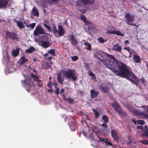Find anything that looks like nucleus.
Segmentation results:
<instances>
[{
    "label": "nucleus",
    "instance_id": "obj_1",
    "mask_svg": "<svg viewBox=\"0 0 148 148\" xmlns=\"http://www.w3.org/2000/svg\"><path fill=\"white\" fill-rule=\"evenodd\" d=\"M100 56L103 59L98 57L97 58L100 60L107 68L116 74L120 69L123 63L119 61H117L112 55L104 52H101L97 54V56Z\"/></svg>",
    "mask_w": 148,
    "mask_h": 148
},
{
    "label": "nucleus",
    "instance_id": "obj_2",
    "mask_svg": "<svg viewBox=\"0 0 148 148\" xmlns=\"http://www.w3.org/2000/svg\"><path fill=\"white\" fill-rule=\"evenodd\" d=\"M116 74L123 78H125L136 84L137 86L139 85V81L140 79H138L130 68L127 65L123 64Z\"/></svg>",
    "mask_w": 148,
    "mask_h": 148
},
{
    "label": "nucleus",
    "instance_id": "obj_3",
    "mask_svg": "<svg viewBox=\"0 0 148 148\" xmlns=\"http://www.w3.org/2000/svg\"><path fill=\"white\" fill-rule=\"evenodd\" d=\"M75 70L69 69L66 71H63L62 73L64 77L67 79L71 78L72 80L75 81L77 79V77L75 76V74L74 73Z\"/></svg>",
    "mask_w": 148,
    "mask_h": 148
},
{
    "label": "nucleus",
    "instance_id": "obj_4",
    "mask_svg": "<svg viewBox=\"0 0 148 148\" xmlns=\"http://www.w3.org/2000/svg\"><path fill=\"white\" fill-rule=\"evenodd\" d=\"M128 109L131 112L133 113L134 115H137L143 119H148V114L143 111H140L132 108H129Z\"/></svg>",
    "mask_w": 148,
    "mask_h": 148
},
{
    "label": "nucleus",
    "instance_id": "obj_5",
    "mask_svg": "<svg viewBox=\"0 0 148 148\" xmlns=\"http://www.w3.org/2000/svg\"><path fill=\"white\" fill-rule=\"evenodd\" d=\"M94 2V0H77L76 5L83 6L84 5H91Z\"/></svg>",
    "mask_w": 148,
    "mask_h": 148
},
{
    "label": "nucleus",
    "instance_id": "obj_6",
    "mask_svg": "<svg viewBox=\"0 0 148 148\" xmlns=\"http://www.w3.org/2000/svg\"><path fill=\"white\" fill-rule=\"evenodd\" d=\"M5 36L7 39L10 38L15 40L18 38L16 33L14 32H10L9 31H7Z\"/></svg>",
    "mask_w": 148,
    "mask_h": 148
},
{
    "label": "nucleus",
    "instance_id": "obj_7",
    "mask_svg": "<svg viewBox=\"0 0 148 148\" xmlns=\"http://www.w3.org/2000/svg\"><path fill=\"white\" fill-rule=\"evenodd\" d=\"M118 130L116 129H113L111 128L110 133L112 137L114 140L116 142L118 143L119 141V137L117 135Z\"/></svg>",
    "mask_w": 148,
    "mask_h": 148
},
{
    "label": "nucleus",
    "instance_id": "obj_8",
    "mask_svg": "<svg viewBox=\"0 0 148 148\" xmlns=\"http://www.w3.org/2000/svg\"><path fill=\"white\" fill-rule=\"evenodd\" d=\"M34 35L37 36L39 34H45V32L43 28L40 25H37L34 32Z\"/></svg>",
    "mask_w": 148,
    "mask_h": 148
},
{
    "label": "nucleus",
    "instance_id": "obj_9",
    "mask_svg": "<svg viewBox=\"0 0 148 148\" xmlns=\"http://www.w3.org/2000/svg\"><path fill=\"white\" fill-rule=\"evenodd\" d=\"M126 19L125 22H127L133 21L134 20V15H131L130 13H127L125 16Z\"/></svg>",
    "mask_w": 148,
    "mask_h": 148
},
{
    "label": "nucleus",
    "instance_id": "obj_10",
    "mask_svg": "<svg viewBox=\"0 0 148 148\" xmlns=\"http://www.w3.org/2000/svg\"><path fill=\"white\" fill-rule=\"evenodd\" d=\"M68 38L69 41L71 42V45L73 46H75L77 44V41L75 39L74 36L73 35L69 36Z\"/></svg>",
    "mask_w": 148,
    "mask_h": 148
},
{
    "label": "nucleus",
    "instance_id": "obj_11",
    "mask_svg": "<svg viewBox=\"0 0 148 148\" xmlns=\"http://www.w3.org/2000/svg\"><path fill=\"white\" fill-rule=\"evenodd\" d=\"M142 130V133L141 134V136L142 137H145L148 138V127L146 126H145V127Z\"/></svg>",
    "mask_w": 148,
    "mask_h": 148
},
{
    "label": "nucleus",
    "instance_id": "obj_12",
    "mask_svg": "<svg viewBox=\"0 0 148 148\" xmlns=\"http://www.w3.org/2000/svg\"><path fill=\"white\" fill-rule=\"evenodd\" d=\"M122 49V47L120 46L118 44L114 45L112 49V51H116L119 53L121 52Z\"/></svg>",
    "mask_w": 148,
    "mask_h": 148
},
{
    "label": "nucleus",
    "instance_id": "obj_13",
    "mask_svg": "<svg viewBox=\"0 0 148 148\" xmlns=\"http://www.w3.org/2000/svg\"><path fill=\"white\" fill-rule=\"evenodd\" d=\"M40 45L45 48L49 47L51 45L50 42L48 41L40 40Z\"/></svg>",
    "mask_w": 148,
    "mask_h": 148
},
{
    "label": "nucleus",
    "instance_id": "obj_14",
    "mask_svg": "<svg viewBox=\"0 0 148 148\" xmlns=\"http://www.w3.org/2000/svg\"><path fill=\"white\" fill-rule=\"evenodd\" d=\"M106 33L109 34H115L116 35H117L118 36H123V34L121 33L120 32L115 30H111V31H107L106 32Z\"/></svg>",
    "mask_w": 148,
    "mask_h": 148
},
{
    "label": "nucleus",
    "instance_id": "obj_15",
    "mask_svg": "<svg viewBox=\"0 0 148 148\" xmlns=\"http://www.w3.org/2000/svg\"><path fill=\"white\" fill-rule=\"evenodd\" d=\"M112 105L115 110L116 112L121 109L119 104L116 102L112 103Z\"/></svg>",
    "mask_w": 148,
    "mask_h": 148
},
{
    "label": "nucleus",
    "instance_id": "obj_16",
    "mask_svg": "<svg viewBox=\"0 0 148 148\" xmlns=\"http://www.w3.org/2000/svg\"><path fill=\"white\" fill-rule=\"evenodd\" d=\"M99 92L95 91L92 89L90 91V96L92 98H95L97 97Z\"/></svg>",
    "mask_w": 148,
    "mask_h": 148
},
{
    "label": "nucleus",
    "instance_id": "obj_17",
    "mask_svg": "<svg viewBox=\"0 0 148 148\" xmlns=\"http://www.w3.org/2000/svg\"><path fill=\"white\" fill-rule=\"evenodd\" d=\"M58 30L57 33L60 36L62 35L64 33V31L62 25H59L58 26Z\"/></svg>",
    "mask_w": 148,
    "mask_h": 148
},
{
    "label": "nucleus",
    "instance_id": "obj_18",
    "mask_svg": "<svg viewBox=\"0 0 148 148\" xmlns=\"http://www.w3.org/2000/svg\"><path fill=\"white\" fill-rule=\"evenodd\" d=\"M7 4V0H0V8L5 7Z\"/></svg>",
    "mask_w": 148,
    "mask_h": 148
},
{
    "label": "nucleus",
    "instance_id": "obj_19",
    "mask_svg": "<svg viewBox=\"0 0 148 148\" xmlns=\"http://www.w3.org/2000/svg\"><path fill=\"white\" fill-rule=\"evenodd\" d=\"M15 22L17 23V25L19 28L22 29L25 28V26L23 25L22 22L17 20H15Z\"/></svg>",
    "mask_w": 148,
    "mask_h": 148
},
{
    "label": "nucleus",
    "instance_id": "obj_20",
    "mask_svg": "<svg viewBox=\"0 0 148 148\" xmlns=\"http://www.w3.org/2000/svg\"><path fill=\"white\" fill-rule=\"evenodd\" d=\"M133 59L134 61L137 63L140 62V58L138 55H134L133 56Z\"/></svg>",
    "mask_w": 148,
    "mask_h": 148
},
{
    "label": "nucleus",
    "instance_id": "obj_21",
    "mask_svg": "<svg viewBox=\"0 0 148 148\" xmlns=\"http://www.w3.org/2000/svg\"><path fill=\"white\" fill-rule=\"evenodd\" d=\"M20 60V65L23 64L25 62L28 61V60L25 58L24 56L21 58Z\"/></svg>",
    "mask_w": 148,
    "mask_h": 148
},
{
    "label": "nucleus",
    "instance_id": "obj_22",
    "mask_svg": "<svg viewBox=\"0 0 148 148\" xmlns=\"http://www.w3.org/2000/svg\"><path fill=\"white\" fill-rule=\"evenodd\" d=\"M35 50V49L34 47L31 46L29 49H26L25 52L27 53H32Z\"/></svg>",
    "mask_w": 148,
    "mask_h": 148
},
{
    "label": "nucleus",
    "instance_id": "obj_23",
    "mask_svg": "<svg viewBox=\"0 0 148 148\" xmlns=\"http://www.w3.org/2000/svg\"><path fill=\"white\" fill-rule=\"evenodd\" d=\"M57 80L60 84H62L63 83V80L61 78V74L60 73L57 74Z\"/></svg>",
    "mask_w": 148,
    "mask_h": 148
},
{
    "label": "nucleus",
    "instance_id": "obj_24",
    "mask_svg": "<svg viewBox=\"0 0 148 148\" xmlns=\"http://www.w3.org/2000/svg\"><path fill=\"white\" fill-rule=\"evenodd\" d=\"M32 12L34 16H39V13L38 12L34 7L32 8Z\"/></svg>",
    "mask_w": 148,
    "mask_h": 148
},
{
    "label": "nucleus",
    "instance_id": "obj_25",
    "mask_svg": "<svg viewBox=\"0 0 148 148\" xmlns=\"http://www.w3.org/2000/svg\"><path fill=\"white\" fill-rule=\"evenodd\" d=\"M30 76L35 81L37 82H41V80L39 79L38 77L36 75L33 73H32L31 74Z\"/></svg>",
    "mask_w": 148,
    "mask_h": 148
},
{
    "label": "nucleus",
    "instance_id": "obj_26",
    "mask_svg": "<svg viewBox=\"0 0 148 148\" xmlns=\"http://www.w3.org/2000/svg\"><path fill=\"white\" fill-rule=\"evenodd\" d=\"M121 116H125L127 115L125 112H123L121 108L117 112Z\"/></svg>",
    "mask_w": 148,
    "mask_h": 148
},
{
    "label": "nucleus",
    "instance_id": "obj_27",
    "mask_svg": "<svg viewBox=\"0 0 148 148\" xmlns=\"http://www.w3.org/2000/svg\"><path fill=\"white\" fill-rule=\"evenodd\" d=\"M19 53V51L18 50H13L12 51V55L14 57H16Z\"/></svg>",
    "mask_w": 148,
    "mask_h": 148
},
{
    "label": "nucleus",
    "instance_id": "obj_28",
    "mask_svg": "<svg viewBox=\"0 0 148 148\" xmlns=\"http://www.w3.org/2000/svg\"><path fill=\"white\" fill-rule=\"evenodd\" d=\"M102 119L104 121L105 123H107L108 122V116L106 115H103L102 116Z\"/></svg>",
    "mask_w": 148,
    "mask_h": 148
},
{
    "label": "nucleus",
    "instance_id": "obj_29",
    "mask_svg": "<svg viewBox=\"0 0 148 148\" xmlns=\"http://www.w3.org/2000/svg\"><path fill=\"white\" fill-rule=\"evenodd\" d=\"M139 142L145 145H148V140L145 139L139 140Z\"/></svg>",
    "mask_w": 148,
    "mask_h": 148
},
{
    "label": "nucleus",
    "instance_id": "obj_30",
    "mask_svg": "<svg viewBox=\"0 0 148 148\" xmlns=\"http://www.w3.org/2000/svg\"><path fill=\"white\" fill-rule=\"evenodd\" d=\"M53 34L54 35H55V36L56 37H57L56 35V34L57 33L58 30L56 28V27L54 25V24L53 25Z\"/></svg>",
    "mask_w": 148,
    "mask_h": 148
},
{
    "label": "nucleus",
    "instance_id": "obj_31",
    "mask_svg": "<svg viewBox=\"0 0 148 148\" xmlns=\"http://www.w3.org/2000/svg\"><path fill=\"white\" fill-rule=\"evenodd\" d=\"M101 88L102 91L103 92H106L108 90L107 87L106 86H101Z\"/></svg>",
    "mask_w": 148,
    "mask_h": 148
},
{
    "label": "nucleus",
    "instance_id": "obj_32",
    "mask_svg": "<svg viewBox=\"0 0 148 148\" xmlns=\"http://www.w3.org/2000/svg\"><path fill=\"white\" fill-rule=\"evenodd\" d=\"M36 25L35 23H33L30 24H26V26L27 27H30L31 29H33L35 27Z\"/></svg>",
    "mask_w": 148,
    "mask_h": 148
},
{
    "label": "nucleus",
    "instance_id": "obj_33",
    "mask_svg": "<svg viewBox=\"0 0 148 148\" xmlns=\"http://www.w3.org/2000/svg\"><path fill=\"white\" fill-rule=\"evenodd\" d=\"M97 40L100 43H104L106 41V40H104L101 37H100L98 38Z\"/></svg>",
    "mask_w": 148,
    "mask_h": 148
},
{
    "label": "nucleus",
    "instance_id": "obj_34",
    "mask_svg": "<svg viewBox=\"0 0 148 148\" xmlns=\"http://www.w3.org/2000/svg\"><path fill=\"white\" fill-rule=\"evenodd\" d=\"M84 45H87L88 48H87L86 49L87 50H91V45L88 42H86L84 43Z\"/></svg>",
    "mask_w": 148,
    "mask_h": 148
},
{
    "label": "nucleus",
    "instance_id": "obj_35",
    "mask_svg": "<svg viewBox=\"0 0 148 148\" xmlns=\"http://www.w3.org/2000/svg\"><path fill=\"white\" fill-rule=\"evenodd\" d=\"M66 101H67L71 104H73L74 102V100L73 99L70 98L69 97L67 98Z\"/></svg>",
    "mask_w": 148,
    "mask_h": 148
},
{
    "label": "nucleus",
    "instance_id": "obj_36",
    "mask_svg": "<svg viewBox=\"0 0 148 148\" xmlns=\"http://www.w3.org/2000/svg\"><path fill=\"white\" fill-rule=\"evenodd\" d=\"M48 53L51 54L54 56L55 55V50L54 49H51L48 51Z\"/></svg>",
    "mask_w": 148,
    "mask_h": 148
},
{
    "label": "nucleus",
    "instance_id": "obj_37",
    "mask_svg": "<svg viewBox=\"0 0 148 148\" xmlns=\"http://www.w3.org/2000/svg\"><path fill=\"white\" fill-rule=\"evenodd\" d=\"M71 129H73L75 130L77 128V123L75 121L74 122L73 124H72L71 127Z\"/></svg>",
    "mask_w": 148,
    "mask_h": 148
},
{
    "label": "nucleus",
    "instance_id": "obj_38",
    "mask_svg": "<svg viewBox=\"0 0 148 148\" xmlns=\"http://www.w3.org/2000/svg\"><path fill=\"white\" fill-rule=\"evenodd\" d=\"M89 76H91V77L92 79H96V77L95 75L92 71H90V72L89 73Z\"/></svg>",
    "mask_w": 148,
    "mask_h": 148
},
{
    "label": "nucleus",
    "instance_id": "obj_39",
    "mask_svg": "<svg viewBox=\"0 0 148 148\" xmlns=\"http://www.w3.org/2000/svg\"><path fill=\"white\" fill-rule=\"evenodd\" d=\"M80 18L81 20L83 22L87 20V19L86 17L84 15L82 14L80 15Z\"/></svg>",
    "mask_w": 148,
    "mask_h": 148
},
{
    "label": "nucleus",
    "instance_id": "obj_40",
    "mask_svg": "<svg viewBox=\"0 0 148 148\" xmlns=\"http://www.w3.org/2000/svg\"><path fill=\"white\" fill-rule=\"evenodd\" d=\"M92 111L94 112L95 118H97L99 116V112L96 110L95 109H93Z\"/></svg>",
    "mask_w": 148,
    "mask_h": 148
},
{
    "label": "nucleus",
    "instance_id": "obj_41",
    "mask_svg": "<svg viewBox=\"0 0 148 148\" xmlns=\"http://www.w3.org/2000/svg\"><path fill=\"white\" fill-rule=\"evenodd\" d=\"M44 26L46 27L47 29L48 30L49 32H51L52 30V29L49 26L47 25L46 24L44 23Z\"/></svg>",
    "mask_w": 148,
    "mask_h": 148
},
{
    "label": "nucleus",
    "instance_id": "obj_42",
    "mask_svg": "<svg viewBox=\"0 0 148 148\" xmlns=\"http://www.w3.org/2000/svg\"><path fill=\"white\" fill-rule=\"evenodd\" d=\"M54 88H56L55 90V93L56 95H58L59 94V88L57 87H55Z\"/></svg>",
    "mask_w": 148,
    "mask_h": 148
},
{
    "label": "nucleus",
    "instance_id": "obj_43",
    "mask_svg": "<svg viewBox=\"0 0 148 148\" xmlns=\"http://www.w3.org/2000/svg\"><path fill=\"white\" fill-rule=\"evenodd\" d=\"M137 123L139 125H143L145 124V121L143 120H138L137 121Z\"/></svg>",
    "mask_w": 148,
    "mask_h": 148
},
{
    "label": "nucleus",
    "instance_id": "obj_44",
    "mask_svg": "<svg viewBox=\"0 0 148 148\" xmlns=\"http://www.w3.org/2000/svg\"><path fill=\"white\" fill-rule=\"evenodd\" d=\"M105 145H110L112 146H113L112 144L110 142H108V140H106L105 142Z\"/></svg>",
    "mask_w": 148,
    "mask_h": 148
},
{
    "label": "nucleus",
    "instance_id": "obj_45",
    "mask_svg": "<svg viewBox=\"0 0 148 148\" xmlns=\"http://www.w3.org/2000/svg\"><path fill=\"white\" fill-rule=\"evenodd\" d=\"M78 59V57L76 56H73L72 58V60L74 61H76Z\"/></svg>",
    "mask_w": 148,
    "mask_h": 148
},
{
    "label": "nucleus",
    "instance_id": "obj_46",
    "mask_svg": "<svg viewBox=\"0 0 148 148\" xmlns=\"http://www.w3.org/2000/svg\"><path fill=\"white\" fill-rule=\"evenodd\" d=\"M99 139V141H101L102 142H104L105 143V142L106 141V140H108V139L107 138H102L101 139L99 138H98Z\"/></svg>",
    "mask_w": 148,
    "mask_h": 148
},
{
    "label": "nucleus",
    "instance_id": "obj_47",
    "mask_svg": "<svg viewBox=\"0 0 148 148\" xmlns=\"http://www.w3.org/2000/svg\"><path fill=\"white\" fill-rule=\"evenodd\" d=\"M47 86L49 88H52V83L51 81H50L48 82L47 84Z\"/></svg>",
    "mask_w": 148,
    "mask_h": 148
},
{
    "label": "nucleus",
    "instance_id": "obj_48",
    "mask_svg": "<svg viewBox=\"0 0 148 148\" xmlns=\"http://www.w3.org/2000/svg\"><path fill=\"white\" fill-rule=\"evenodd\" d=\"M106 123H102L101 125L102 127H104L105 129H107L108 128L107 124Z\"/></svg>",
    "mask_w": 148,
    "mask_h": 148
},
{
    "label": "nucleus",
    "instance_id": "obj_49",
    "mask_svg": "<svg viewBox=\"0 0 148 148\" xmlns=\"http://www.w3.org/2000/svg\"><path fill=\"white\" fill-rule=\"evenodd\" d=\"M84 22L86 25H90L91 24V23L89 21H88L87 20Z\"/></svg>",
    "mask_w": 148,
    "mask_h": 148
},
{
    "label": "nucleus",
    "instance_id": "obj_50",
    "mask_svg": "<svg viewBox=\"0 0 148 148\" xmlns=\"http://www.w3.org/2000/svg\"><path fill=\"white\" fill-rule=\"evenodd\" d=\"M128 138H129V142H128L127 143V144L130 145V144L131 143H132V139H131V138L129 136Z\"/></svg>",
    "mask_w": 148,
    "mask_h": 148
},
{
    "label": "nucleus",
    "instance_id": "obj_51",
    "mask_svg": "<svg viewBox=\"0 0 148 148\" xmlns=\"http://www.w3.org/2000/svg\"><path fill=\"white\" fill-rule=\"evenodd\" d=\"M144 127H145V126L144 127L142 125L137 126V129H141L142 132V130H142L143 129H144Z\"/></svg>",
    "mask_w": 148,
    "mask_h": 148
},
{
    "label": "nucleus",
    "instance_id": "obj_52",
    "mask_svg": "<svg viewBox=\"0 0 148 148\" xmlns=\"http://www.w3.org/2000/svg\"><path fill=\"white\" fill-rule=\"evenodd\" d=\"M37 83L38 84V86L41 87L42 86L43 83L41 80V82H38Z\"/></svg>",
    "mask_w": 148,
    "mask_h": 148
},
{
    "label": "nucleus",
    "instance_id": "obj_53",
    "mask_svg": "<svg viewBox=\"0 0 148 148\" xmlns=\"http://www.w3.org/2000/svg\"><path fill=\"white\" fill-rule=\"evenodd\" d=\"M79 12L82 14H83L86 12V10L84 9H80L79 10Z\"/></svg>",
    "mask_w": 148,
    "mask_h": 148
},
{
    "label": "nucleus",
    "instance_id": "obj_54",
    "mask_svg": "<svg viewBox=\"0 0 148 148\" xmlns=\"http://www.w3.org/2000/svg\"><path fill=\"white\" fill-rule=\"evenodd\" d=\"M93 134V133H90L89 135V138L91 139H93L94 138Z\"/></svg>",
    "mask_w": 148,
    "mask_h": 148
},
{
    "label": "nucleus",
    "instance_id": "obj_55",
    "mask_svg": "<svg viewBox=\"0 0 148 148\" xmlns=\"http://www.w3.org/2000/svg\"><path fill=\"white\" fill-rule=\"evenodd\" d=\"M61 96H62V99H63V100H65V101H66V100H67V98H66L64 94H62L61 95Z\"/></svg>",
    "mask_w": 148,
    "mask_h": 148
},
{
    "label": "nucleus",
    "instance_id": "obj_56",
    "mask_svg": "<svg viewBox=\"0 0 148 148\" xmlns=\"http://www.w3.org/2000/svg\"><path fill=\"white\" fill-rule=\"evenodd\" d=\"M123 49L127 51H128L130 49V48L129 47H124Z\"/></svg>",
    "mask_w": 148,
    "mask_h": 148
},
{
    "label": "nucleus",
    "instance_id": "obj_57",
    "mask_svg": "<svg viewBox=\"0 0 148 148\" xmlns=\"http://www.w3.org/2000/svg\"><path fill=\"white\" fill-rule=\"evenodd\" d=\"M140 79L143 84H144L145 83L146 81L145 80V79L144 78H141Z\"/></svg>",
    "mask_w": 148,
    "mask_h": 148
},
{
    "label": "nucleus",
    "instance_id": "obj_58",
    "mask_svg": "<svg viewBox=\"0 0 148 148\" xmlns=\"http://www.w3.org/2000/svg\"><path fill=\"white\" fill-rule=\"evenodd\" d=\"M127 24L128 25L134 26H135L136 25V24L135 23H130L129 22H127Z\"/></svg>",
    "mask_w": 148,
    "mask_h": 148
},
{
    "label": "nucleus",
    "instance_id": "obj_59",
    "mask_svg": "<svg viewBox=\"0 0 148 148\" xmlns=\"http://www.w3.org/2000/svg\"><path fill=\"white\" fill-rule=\"evenodd\" d=\"M64 89L63 88H61L60 90V93L62 95L64 92Z\"/></svg>",
    "mask_w": 148,
    "mask_h": 148
},
{
    "label": "nucleus",
    "instance_id": "obj_60",
    "mask_svg": "<svg viewBox=\"0 0 148 148\" xmlns=\"http://www.w3.org/2000/svg\"><path fill=\"white\" fill-rule=\"evenodd\" d=\"M132 122L136 125V123H137V121H136L135 119L132 120Z\"/></svg>",
    "mask_w": 148,
    "mask_h": 148
},
{
    "label": "nucleus",
    "instance_id": "obj_61",
    "mask_svg": "<svg viewBox=\"0 0 148 148\" xmlns=\"http://www.w3.org/2000/svg\"><path fill=\"white\" fill-rule=\"evenodd\" d=\"M47 91L48 92L51 93L52 92V88H50V89H48L47 90Z\"/></svg>",
    "mask_w": 148,
    "mask_h": 148
},
{
    "label": "nucleus",
    "instance_id": "obj_62",
    "mask_svg": "<svg viewBox=\"0 0 148 148\" xmlns=\"http://www.w3.org/2000/svg\"><path fill=\"white\" fill-rule=\"evenodd\" d=\"M31 70L33 71H34V72L35 73H36L37 72L36 70L35 69H31Z\"/></svg>",
    "mask_w": 148,
    "mask_h": 148
},
{
    "label": "nucleus",
    "instance_id": "obj_63",
    "mask_svg": "<svg viewBox=\"0 0 148 148\" xmlns=\"http://www.w3.org/2000/svg\"><path fill=\"white\" fill-rule=\"evenodd\" d=\"M52 58H53V57L52 56L50 57H48L47 58V59L49 60H51V59H52Z\"/></svg>",
    "mask_w": 148,
    "mask_h": 148
},
{
    "label": "nucleus",
    "instance_id": "obj_64",
    "mask_svg": "<svg viewBox=\"0 0 148 148\" xmlns=\"http://www.w3.org/2000/svg\"><path fill=\"white\" fill-rule=\"evenodd\" d=\"M37 59L36 58H33V60L34 62H36L37 61Z\"/></svg>",
    "mask_w": 148,
    "mask_h": 148
}]
</instances>
